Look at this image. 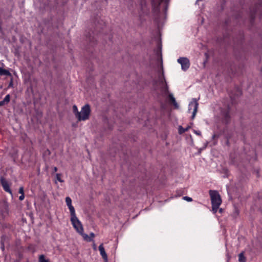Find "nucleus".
Returning a JSON list of instances; mask_svg holds the SVG:
<instances>
[{
    "mask_svg": "<svg viewBox=\"0 0 262 262\" xmlns=\"http://www.w3.org/2000/svg\"><path fill=\"white\" fill-rule=\"evenodd\" d=\"M71 221L76 231L81 234L85 240H88V235L83 233L82 225L77 217L76 213L71 215Z\"/></svg>",
    "mask_w": 262,
    "mask_h": 262,
    "instance_id": "f257e3e1",
    "label": "nucleus"
},
{
    "mask_svg": "<svg viewBox=\"0 0 262 262\" xmlns=\"http://www.w3.org/2000/svg\"><path fill=\"white\" fill-rule=\"evenodd\" d=\"M91 113L90 106L89 104L84 105L77 117L79 121H84L89 118Z\"/></svg>",
    "mask_w": 262,
    "mask_h": 262,
    "instance_id": "f03ea898",
    "label": "nucleus"
},
{
    "mask_svg": "<svg viewBox=\"0 0 262 262\" xmlns=\"http://www.w3.org/2000/svg\"><path fill=\"white\" fill-rule=\"evenodd\" d=\"M212 205H220L222 203V200L219 192L216 190L209 191Z\"/></svg>",
    "mask_w": 262,
    "mask_h": 262,
    "instance_id": "7ed1b4c3",
    "label": "nucleus"
},
{
    "mask_svg": "<svg viewBox=\"0 0 262 262\" xmlns=\"http://www.w3.org/2000/svg\"><path fill=\"white\" fill-rule=\"evenodd\" d=\"M159 82L161 92L164 94H167L168 93V87L164 78L163 72L159 77Z\"/></svg>",
    "mask_w": 262,
    "mask_h": 262,
    "instance_id": "20e7f679",
    "label": "nucleus"
},
{
    "mask_svg": "<svg viewBox=\"0 0 262 262\" xmlns=\"http://www.w3.org/2000/svg\"><path fill=\"white\" fill-rule=\"evenodd\" d=\"M198 105L199 103H198L196 99H193L192 101L189 105V111H190L191 109L193 110L191 116L192 119H193L196 115L198 112Z\"/></svg>",
    "mask_w": 262,
    "mask_h": 262,
    "instance_id": "39448f33",
    "label": "nucleus"
},
{
    "mask_svg": "<svg viewBox=\"0 0 262 262\" xmlns=\"http://www.w3.org/2000/svg\"><path fill=\"white\" fill-rule=\"evenodd\" d=\"M178 62L181 64L182 69L186 71L190 66L189 60L187 58L181 57L178 59Z\"/></svg>",
    "mask_w": 262,
    "mask_h": 262,
    "instance_id": "423d86ee",
    "label": "nucleus"
},
{
    "mask_svg": "<svg viewBox=\"0 0 262 262\" xmlns=\"http://www.w3.org/2000/svg\"><path fill=\"white\" fill-rule=\"evenodd\" d=\"M66 202L70 210L71 215L75 214V211L74 207L72 205V200L69 196L66 198Z\"/></svg>",
    "mask_w": 262,
    "mask_h": 262,
    "instance_id": "0eeeda50",
    "label": "nucleus"
},
{
    "mask_svg": "<svg viewBox=\"0 0 262 262\" xmlns=\"http://www.w3.org/2000/svg\"><path fill=\"white\" fill-rule=\"evenodd\" d=\"M222 116H223V121L225 124H227L229 122L230 117L229 115V110H226L223 111L222 113Z\"/></svg>",
    "mask_w": 262,
    "mask_h": 262,
    "instance_id": "6e6552de",
    "label": "nucleus"
},
{
    "mask_svg": "<svg viewBox=\"0 0 262 262\" xmlns=\"http://www.w3.org/2000/svg\"><path fill=\"white\" fill-rule=\"evenodd\" d=\"M1 182L4 189L7 191L11 193V190L8 182L4 178L1 179Z\"/></svg>",
    "mask_w": 262,
    "mask_h": 262,
    "instance_id": "1a4fd4ad",
    "label": "nucleus"
},
{
    "mask_svg": "<svg viewBox=\"0 0 262 262\" xmlns=\"http://www.w3.org/2000/svg\"><path fill=\"white\" fill-rule=\"evenodd\" d=\"M99 250L100 253V255L102 257V258L104 259V260L107 261V255L105 251V249L104 248V247L103 246V244H101L99 246Z\"/></svg>",
    "mask_w": 262,
    "mask_h": 262,
    "instance_id": "9d476101",
    "label": "nucleus"
},
{
    "mask_svg": "<svg viewBox=\"0 0 262 262\" xmlns=\"http://www.w3.org/2000/svg\"><path fill=\"white\" fill-rule=\"evenodd\" d=\"M169 98L170 101L171 102V103L173 104L175 108H179V105L178 103L176 102L175 98L173 96V95L171 94H170L169 95Z\"/></svg>",
    "mask_w": 262,
    "mask_h": 262,
    "instance_id": "9b49d317",
    "label": "nucleus"
},
{
    "mask_svg": "<svg viewBox=\"0 0 262 262\" xmlns=\"http://www.w3.org/2000/svg\"><path fill=\"white\" fill-rule=\"evenodd\" d=\"M0 75L11 76V73L8 70L0 68Z\"/></svg>",
    "mask_w": 262,
    "mask_h": 262,
    "instance_id": "f8f14e48",
    "label": "nucleus"
},
{
    "mask_svg": "<svg viewBox=\"0 0 262 262\" xmlns=\"http://www.w3.org/2000/svg\"><path fill=\"white\" fill-rule=\"evenodd\" d=\"M238 261L239 262H246V258L244 256V252H242L238 254Z\"/></svg>",
    "mask_w": 262,
    "mask_h": 262,
    "instance_id": "ddd939ff",
    "label": "nucleus"
},
{
    "mask_svg": "<svg viewBox=\"0 0 262 262\" xmlns=\"http://www.w3.org/2000/svg\"><path fill=\"white\" fill-rule=\"evenodd\" d=\"M190 126H188L186 128H183L182 126H179V133L180 134H182L183 133H185V132H187L188 130V129L190 128Z\"/></svg>",
    "mask_w": 262,
    "mask_h": 262,
    "instance_id": "4468645a",
    "label": "nucleus"
},
{
    "mask_svg": "<svg viewBox=\"0 0 262 262\" xmlns=\"http://www.w3.org/2000/svg\"><path fill=\"white\" fill-rule=\"evenodd\" d=\"M38 262H49L48 259H46L43 255H40L39 256Z\"/></svg>",
    "mask_w": 262,
    "mask_h": 262,
    "instance_id": "2eb2a0df",
    "label": "nucleus"
},
{
    "mask_svg": "<svg viewBox=\"0 0 262 262\" xmlns=\"http://www.w3.org/2000/svg\"><path fill=\"white\" fill-rule=\"evenodd\" d=\"M163 0H152V4L155 7L159 6Z\"/></svg>",
    "mask_w": 262,
    "mask_h": 262,
    "instance_id": "dca6fc26",
    "label": "nucleus"
},
{
    "mask_svg": "<svg viewBox=\"0 0 262 262\" xmlns=\"http://www.w3.org/2000/svg\"><path fill=\"white\" fill-rule=\"evenodd\" d=\"M73 111L76 117L77 118L78 114H79V112H78L77 107L75 105H74L73 106Z\"/></svg>",
    "mask_w": 262,
    "mask_h": 262,
    "instance_id": "f3484780",
    "label": "nucleus"
},
{
    "mask_svg": "<svg viewBox=\"0 0 262 262\" xmlns=\"http://www.w3.org/2000/svg\"><path fill=\"white\" fill-rule=\"evenodd\" d=\"M10 96L9 94H8L5 96V98L4 99V101H5V102L6 104H7L10 102Z\"/></svg>",
    "mask_w": 262,
    "mask_h": 262,
    "instance_id": "a211bd4d",
    "label": "nucleus"
},
{
    "mask_svg": "<svg viewBox=\"0 0 262 262\" xmlns=\"http://www.w3.org/2000/svg\"><path fill=\"white\" fill-rule=\"evenodd\" d=\"M220 205H212V211L215 213L216 212L218 208H219V206Z\"/></svg>",
    "mask_w": 262,
    "mask_h": 262,
    "instance_id": "6ab92c4d",
    "label": "nucleus"
},
{
    "mask_svg": "<svg viewBox=\"0 0 262 262\" xmlns=\"http://www.w3.org/2000/svg\"><path fill=\"white\" fill-rule=\"evenodd\" d=\"M61 174L60 173H56V179L60 182H63V180H62L61 179Z\"/></svg>",
    "mask_w": 262,
    "mask_h": 262,
    "instance_id": "aec40b11",
    "label": "nucleus"
},
{
    "mask_svg": "<svg viewBox=\"0 0 262 262\" xmlns=\"http://www.w3.org/2000/svg\"><path fill=\"white\" fill-rule=\"evenodd\" d=\"M90 237H89V236H88V240H87L88 241H89V242H90V241H92V239H93V238L94 237V236H95V234H94V233H92H92H90Z\"/></svg>",
    "mask_w": 262,
    "mask_h": 262,
    "instance_id": "412c9836",
    "label": "nucleus"
},
{
    "mask_svg": "<svg viewBox=\"0 0 262 262\" xmlns=\"http://www.w3.org/2000/svg\"><path fill=\"white\" fill-rule=\"evenodd\" d=\"M183 199L186 200V201H188V202H191V201H192V199L191 198H190V197L187 196H184L183 197Z\"/></svg>",
    "mask_w": 262,
    "mask_h": 262,
    "instance_id": "4be33fe9",
    "label": "nucleus"
},
{
    "mask_svg": "<svg viewBox=\"0 0 262 262\" xmlns=\"http://www.w3.org/2000/svg\"><path fill=\"white\" fill-rule=\"evenodd\" d=\"M157 54H158V56L160 57V60H161V62H162V53H161V49L159 50V52L157 53Z\"/></svg>",
    "mask_w": 262,
    "mask_h": 262,
    "instance_id": "5701e85b",
    "label": "nucleus"
},
{
    "mask_svg": "<svg viewBox=\"0 0 262 262\" xmlns=\"http://www.w3.org/2000/svg\"><path fill=\"white\" fill-rule=\"evenodd\" d=\"M1 248L2 250V251H4L5 250L4 242L3 241H1Z\"/></svg>",
    "mask_w": 262,
    "mask_h": 262,
    "instance_id": "b1692460",
    "label": "nucleus"
},
{
    "mask_svg": "<svg viewBox=\"0 0 262 262\" xmlns=\"http://www.w3.org/2000/svg\"><path fill=\"white\" fill-rule=\"evenodd\" d=\"M19 193H21V194H24V188L23 187H21L19 189Z\"/></svg>",
    "mask_w": 262,
    "mask_h": 262,
    "instance_id": "393cba45",
    "label": "nucleus"
},
{
    "mask_svg": "<svg viewBox=\"0 0 262 262\" xmlns=\"http://www.w3.org/2000/svg\"><path fill=\"white\" fill-rule=\"evenodd\" d=\"M194 132L195 134H196V135H199V136H201V133L200 131H198V130H194Z\"/></svg>",
    "mask_w": 262,
    "mask_h": 262,
    "instance_id": "a878e982",
    "label": "nucleus"
},
{
    "mask_svg": "<svg viewBox=\"0 0 262 262\" xmlns=\"http://www.w3.org/2000/svg\"><path fill=\"white\" fill-rule=\"evenodd\" d=\"M24 198H25L24 194H21V195L19 196V200L22 201L24 199Z\"/></svg>",
    "mask_w": 262,
    "mask_h": 262,
    "instance_id": "bb28decb",
    "label": "nucleus"
},
{
    "mask_svg": "<svg viewBox=\"0 0 262 262\" xmlns=\"http://www.w3.org/2000/svg\"><path fill=\"white\" fill-rule=\"evenodd\" d=\"M5 104H6V103L5 102L4 100L3 101H0V106H3V105H5Z\"/></svg>",
    "mask_w": 262,
    "mask_h": 262,
    "instance_id": "cd10ccee",
    "label": "nucleus"
},
{
    "mask_svg": "<svg viewBox=\"0 0 262 262\" xmlns=\"http://www.w3.org/2000/svg\"><path fill=\"white\" fill-rule=\"evenodd\" d=\"M12 86H13V80H12V79H11V81L9 84V87H11Z\"/></svg>",
    "mask_w": 262,
    "mask_h": 262,
    "instance_id": "c85d7f7f",
    "label": "nucleus"
},
{
    "mask_svg": "<svg viewBox=\"0 0 262 262\" xmlns=\"http://www.w3.org/2000/svg\"><path fill=\"white\" fill-rule=\"evenodd\" d=\"M93 39H94V37H93L92 39H91V37L90 36V37H89V41L90 42L93 41Z\"/></svg>",
    "mask_w": 262,
    "mask_h": 262,
    "instance_id": "c756f323",
    "label": "nucleus"
},
{
    "mask_svg": "<svg viewBox=\"0 0 262 262\" xmlns=\"http://www.w3.org/2000/svg\"><path fill=\"white\" fill-rule=\"evenodd\" d=\"M57 171V168L56 167H54V171L56 172Z\"/></svg>",
    "mask_w": 262,
    "mask_h": 262,
    "instance_id": "7c9ffc66",
    "label": "nucleus"
},
{
    "mask_svg": "<svg viewBox=\"0 0 262 262\" xmlns=\"http://www.w3.org/2000/svg\"><path fill=\"white\" fill-rule=\"evenodd\" d=\"M238 92V94H239V95H241V90H238V92Z\"/></svg>",
    "mask_w": 262,
    "mask_h": 262,
    "instance_id": "2f4dec72",
    "label": "nucleus"
},
{
    "mask_svg": "<svg viewBox=\"0 0 262 262\" xmlns=\"http://www.w3.org/2000/svg\"><path fill=\"white\" fill-rule=\"evenodd\" d=\"M226 144H227V145H229V141H228V140H227V142H226Z\"/></svg>",
    "mask_w": 262,
    "mask_h": 262,
    "instance_id": "473e14b6",
    "label": "nucleus"
},
{
    "mask_svg": "<svg viewBox=\"0 0 262 262\" xmlns=\"http://www.w3.org/2000/svg\"><path fill=\"white\" fill-rule=\"evenodd\" d=\"M215 135H214L212 137H213V138H215Z\"/></svg>",
    "mask_w": 262,
    "mask_h": 262,
    "instance_id": "72a5a7b5",
    "label": "nucleus"
},
{
    "mask_svg": "<svg viewBox=\"0 0 262 262\" xmlns=\"http://www.w3.org/2000/svg\"><path fill=\"white\" fill-rule=\"evenodd\" d=\"M94 249H96V246H95V245H94Z\"/></svg>",
    "mask_w": 262,
    "mask_h": 262,
    "instance_id": "f704fd0d",
    "label": "nucleus"
}]
</instances>
